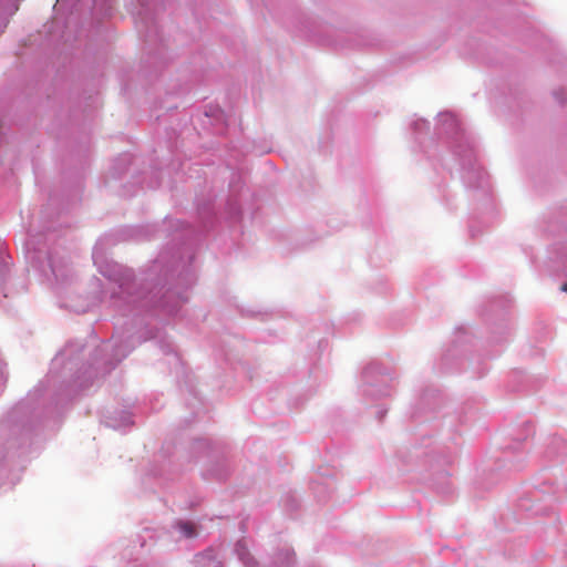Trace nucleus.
Instances as JSON below:
<instances>
[{
	"label": "nucleus",
	"instance_id": "1",
	"mask_svg": "<svg viewBox=\"0 0 567 567\" xmlns=\"http://www.w3.org/2000/svg\"><path fill=\"white\" fill-rule=\"evenodd\" d=\"M178 527H179L181 532L186 537L195 536V528H194V525L192 523H189V522H181V523H178Z\"/></svg>",
	"mask_w": 567,
	"mask_h": 567
},
{
	"label": "nucleus",
	"instance_id": "2",
	"mask_svg": "<svg viewBox=\"0 0 567 567\" xmlns=\"http://www.w3.org/2000/svg\"><path fill=\"white\" fill-rule=\"evenodd\" d=\"M560 290L563 292H567V282L563 284L561 287H560Z\"/></svg>",
	"mask_w": 567,
	"mask_h": 567
}]
</instances>
